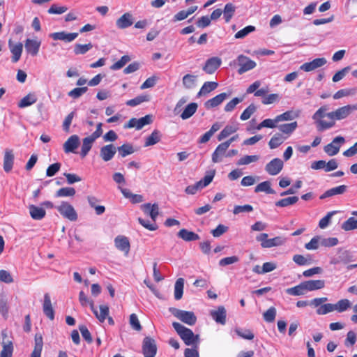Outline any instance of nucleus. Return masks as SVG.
<instances>
[{
  "label": "nucleus",
  "mask_w": 357,
  "mask_h": 357,
  "mask_svg": "<svg viewBox=\"0 0 357 357\" xmlns=\"http://www.w3.org/2000/svg\"><path fill=\"white\" fill-rule=\"evenodd\" d=\"M172 326L186 345H195L199 342V336L195 335L192 330L178 322H174Z\"/></svg>",
  "instance_id": "nucleus-1"
},
{
  "label": "nucleus",
  "mask_w": 357,
  "mask_h": 357,
  "mask_svg": "<svg viewBox=\"0 0 357 357\" xmlns=\"http://www.w3.org/2000/svg\"><path fill=\"white\" fill-rule=\"evenodd\" d=\"M328 105L321 106L313 115L312 119L314 121L317 128L319 131H324L333 127L335 124L334 121H326L322 119L325 116L327 117L328 110Z\"/></svg>",
  "instance_id": "nucleus-2"
},
{
  "label": "nucleus",
  "mask_w": 357,
  "mask_h": 357,
  "mask_svg": "<svg viewBox=\"0 0 357 357\" xmlns=\"http://www.w3.org/2000/svg\"><path fill=\"white\" fill-rule=\"evenodd\" d=\"M169 312L174 317L188 325L193 326L197 321V317L192 312L181 310L175 307H170Z\"/></svg>",
  "instance_id": "nucleus-3"
},
{
  "label": "nucleus",
  "mask_w": 357,
  "mask_h": 357,
  "mask_svg": "<svg viewBox=\"0 0 357 357\" xmlns=\"http://www.w3.org/2000/svg\"><path fill=\"white\" fill-rule=\"evenodd\" d=\"M354 111L352 105H347L341 107L333 112H328L327 117L334 121L335 120L340 121L348 117Z\"/></svg>",
  "instance_id": "nucleus-4"
},
{
  "label": "nucleus",
  "mask_w": 357,
  "mask_h": 357,
  "mask_svg": "<svg viewBox=\"0 0 357 357\" xmlns=\"http://www.w3.org/2000/svg\"><path fill=\"white\" fill-rule=\"evenodd\" d=\"M236 61L240 67L238 70V73L239 75H242L244 73L255 68L257 66L255 61L251 60L249 57L243 54L239 55Z\"/></svg>",
  "instance_id": "nucleus-5"
},
{
  "label": "nucleus",
  "mask_w": 357,
  "mask_h": 357,
  "mask_svg": "<svg viewBox=\"0 0 357 357\" xmlns=\"http://www.w3.org/2000/svg\"><path fill=\"white\" fill-rule=\"evenodd\" d=\"M56 208L61 215L69 220L75 221L77 219V214L75 208L69 203L62 202L61 204Z\"/></svg>",
  "instance_id": "nucleus-6"
},
{
  "label": "nucleus",
  "mask_w": 357,
  "mask_h": 357,
  "mask_svg": "<svg viewBox=\"0 0 357 357\" xmlns=\"http://www.w3.org/2000/svg\"><path fill=\"white\" fill-rule=\"evenodd\" d=\"M345 142L344 137L337 136L333 139L332 142L325 146L324 150L329 156L335 155L339 153L341 146L344 144Z\"/></svg>",
  "instance_id": "nucleus-7"
},
{
  "label": "nucleus",
  "mask_w": 357,
  "mask_h": 357,
  "mask_svg": "<svg viewBox=\"0 0 357 357\" xmlns=\"http://www.w3.org/2000/svg\"><path fill=\"white\" fill-rule=\"evenodd\" d=\"M152 121L153 116L150 114L140 119L132 118L127 124L124 125V128H135L137 130H141L144 126L151 124Z\"/></svg>",
  "instance_id": "nucleus-8"
},
{
  "label": "nucleus",
  "mask_w": 357,
  "mask_h": 357,
  "mask_svg": "<svg viewBox=\"0 0 357 357\" xmlns=\"http://www.w3.org/2000/svg\"><path fill=\"white\" fill-rule=\"evenodd\" d=\"M142 351L144 357H155L157 352V347L155 340L146 337L143 340Z\"/></svg>",
  "instance_id": "nucleus-9"
},
{
  "label": "nucleus",
  "mask_w": 357,
  "mask_h": 357,
  "mask_svg": "<svg viewBox=\"0 0 357 357\" xmlns=\"http://www.w3.org/2000/svg\"><path fill=\"white\" fill-rule=\"evenodd\" d=\"M284 166L283 161L280 158H274L267 163L265 166L266 172L271 176L278 174Z\"/></svg>",
  "instance_id": "nucleus-10"
},
{
  "label": "nucleus",
  "mask_w": 357,
  "mask_h": 357,
  "mask_svg": "<svg viewBox=\"0 0 357 357\" xmlns=\"http://www.w3.org/2000/svg\"><path fill=\"white\" fill-rule=\"evenodd\" d=\"M116 153V147L112 144H107L100 148V157L105 162L111 160Z\"/></svg>",
  "instance_id": "nucleus-11"
},
{
  "label": "nucleus",
  "mask_w": 357,
  "mask_h": 357,
  "mask_svg": "<svg viewBox=\"0 0 357 357\" xmlns=\"http://www.w3.org/2000/svg\"><path fill=\"white\" fill-rule=\"evenodd\" d=\"M327 61L325 58H317L310 62H306L300 66V69L305 72L312 71L324 66Z\"/></svg>",
  "instance_id": "nucleus-12"
},
{
  "label": "nucleus",
  "mask_w": 357,
  "mask_h": 357,
  "mask_svg": "<svg viewBox=\"0 0 357 357\" xmlns=\"http://www.w3.org/2000/svg\"><path fill=\"white\" fill-rule=\"evenodd\" d=\"M210 315L216 323L222 325L225 324L227 312L224 306H218L216 310H211Z\"/></svg>",
  "instance_id": "nucleus-13"
},
{
  "label": "nucleus",
  "mask_w": 357,
  "mask_h": 357,
  "mask_svg": "<svg viewBox=\"0 0 357 357\" xmlns=\"http://www.w3.org/2000/svg\"><path fill=\"white\" fill-rule=\"evenodd\" d=\"M41 41L37 39H26L24 43L25 50L31 56H36L39 52Z\"/></svg>",
  "instance_id": "nucleus-14"
},
{
  "label": "nucleus",
  "mask_w": 357,
  "mask_h": 357,
  "mask_svg": "<svg viewBox=\"0 0 357 357\" xmlns=\"http://www.w3.org/2000/svg\"><path fill=\"white\" fill-rule=\"evenodd\" d=\"M114 245L119 250L123 252L126 256L128 255L130 244L127 237L124 236H116L114 239Z\"/></svg>",
  "instance_id": "nucleus-15"
},
{
  "label": "nucleus",
  "mask_w": 357,
  "mask_h": 357,
  "mask_svg": "<svg viewBox=\"0 0 357 357\" xmlns=\"http://www.w3.org/2000/svg\"><path fill=\"white\" fill-rule=\"evenodd\" d=\"M8 47L12 53V61L14 63L17 62L22 55L23 51V44L22 43H17L14 44L11 39L8 40Z\"/></svg>",
  "instance_id": "nucleus-16"
},
{
  "label": "nucleus",
  "mask_w": 357,
  "mask_h": 357,
  "mask_svg": "<svg viewBox=\"0 0 357 357\" xmlns=\"http://www.w3.org/2000/svg\"><path fill=\"white\" fill-rule=\"evenodd\" d=\"M78 36V33H66L65 31L55 32L50 35V37L54 40H63L65 42H72Z\"/></svg>",
  "instance_id": "nucleus-17"
},
{
  "label": "nucleus",
  "mask_w": 357,
  "mask_h": 357,
  "mask_svg": "<svg viewBox=\"0 0 357 357\" xmlns=\"http://www.w3.org/2000/svg\"><path fill=\"white\" fill-rule=\"evenodd\" d=\"M79 145V137L77 135H71L63 144L65 153H74Z\"/></svg>",
  "instance_id": "nucleus-18"
},
{
  "label": "nucleus",
  "mask_w": 357,
  "mask_h": 357,
  "mask_svg": "<svg viewBox=\"0 0 357 357\" xmlns=\"http://www.w3.org/2000/svg\"><path fill=\"white\" fill-rule=\"evenodd\" d=\"M222 61L218 57H212L208 59L203 67L204 70L208 74H213L221 65Z\"/></svg>",
  "instance_id": "nucleus-19"
},
{
  "label": "nucleus",
  "mask_w": 357,
  "mask_h": 357,
  "mask_svg": "<svg viewBox=\"0 0 357 357\" xmlns=\"http://www.w3.org/2000/svg\"><path fill=\"white\" fill-rule=\"evenodd\" d=\"M133 22L132 15L130 13H126L116 20V25L119 29H124L130 26Z\"/></svg>",
  "instance_id": "nucleus-20"
},
{
  "label": "nucleus",
  "mask_w": 357,
  "mask_h": 357,
  "mask_svg": "<svg viewBox=\"0 0 357 357\" xmlns=\"http://www.w3.org/2000/svg\"><path fill=\"white\" fill-rule=\"evenodd\" d=\"M14 153L12 149H6L3 157V169L6 172H10L14 164Z\"/></svg>",
  "instance_id": "nucleus-21"
},
{
  "label": "nucleus",
  "mask_w": 357,
  "mask_h": 357,
  "mask_svg": "<svg viewBox=\"0 0 357 357\" xmlns=\"http://www.w3.org/2000/svg\"><path fill=\"white\" fill-rule=\"evenodd\" d=\"M229 96V94L227 93H221L214 98L209 99L207 100L204 105L206 108L211 109L220 105L225 100H226Z\"/></svg>",
  "instance_id": "nucleus-22"
},
{
  "label": "nucleus",
  "mask_w": 357,
  "mask_h": 357,
  "mask_svg": "<svg viewBox=\"0 0 357 357\" xmlns=\"http://www.w3.org/2000/svg\"><path fill=\"white\" fill-rule=\"evenodd\" d=\"M90 307L97 319L100 322H104L109 314V307L106 305H100V312H98V310L95 309L93 302L90 303Z\"/></svg>",
  "instance_id": "nucleus-23"
},
{
  "label": "nucleus",
  "mask_w": 357,
  "mask_h": 357,
  "mask_svg": "<svg viewBox=\"0 0 357 357\" xmlns=\"http://www.w3.org/2000/svg\"><path fill=\"white\" fill-rule=\"evenodd\" d=\"M44 314L51 320L54 318V311L52 305L50 296L48 294L44 295V303L43 305Z\"/></svg>",
  "instance_id": "nucleus-24"
},
{
  "label": "nucleus",
  "mask_w": 357,
  "mask_h": 357,
  "mask_svg": "<svg viewBox=\"0 0 357 357\" xmlns=\"http://www.w3.org/2000/svg\"><path fill=\"white\" fill-rule=\"evenodd\" d=\"M303 283L307 292L321 289L325 287V281L323 280H310L304 281Z\"/></svg>",
  "instance_id": "nucleus-25"
},
{
  "label": "nucleus",
  "mask_w": 357,
  "mask_h": 357,
  "mask_svg": "<svg viewBox=\"0 0 357 357\" xmlns=\"http://www.w3.org/2000/svg\"><path fill=\"white\" fill-rule=\"evenodd\" d=\"M298 123L296 121H294L289 123H284L278 126V128L282 133L284 137H289L297 128Z\"/></svg>",
  "instance_id": "nucleus-26"
},
{
  "label": "nucleus",
  "mask_w": 357,
  "mask_h": 357,
  "mask_svg": "<svg viewBox=\"0 0 357 357\" xmlns=\"http://www.w3.org/2000/svg\"><path fill=\"white\" fill-rule=\"evenodd\" d=\"M96 139L92 135L83 139L81 149L82 157L84 158L88 154Z\"/></svg>",
  "instance_id": "nucleus-27"
},
{
  "label": "nucleus",
  "mask_w": 357,
  "mask_h": 357,
  "mask_svg": "<svg viewBox=\"0 0 357 357\" xmlns=\"http://www.w3.org/2000/svg\"><path fill=\"white\" fill-rule=\"evenodd\" d=\"M347 185H342L326 190L323 195L320 196L321 199H326L327 197H333L337 195L344 194L347 190Z\"/></svg>",
  "instance_id": "nucleus-28"
},
{
  "label": "nucleus",
  "mask_w": 357,
  "mask_h": 357,
  "mask_svg": "<svg viewBox=\"0 0 357 357\" xmlns=\"http://www.w3.org/2000/svg\"><path fill=\"white\" fill-rule=\"evenodd\" d=\"M29 210L30 215L33 220H41L46 214L45 210L43 208L33 204L29 206Z\"/></svg>",
  "instance_id": "nucleus-29"
},
{
  "label": "nucleus",
  "mask_w": 357,
  "mask_h": 357,
  "mask_svg": "<svg viewBox=\"0 0 357 357\" xmlns=\"http://www.w3.org/2000/svg\"><path fill=\"white\" fill-rule=\"evenodd\" d=\"M227 150L225 146H223L221 144H219L215 151L212 154V161L214 163H218L222 161L223 157H226Z\"/></svg>",
  "instance_id": "nucleus-30"
},
{
  "label": "nucleus",
  "mask_w": 357,
  "mask_h": 357,
  "mask_svg": "<svg viewBox=\"0 0 357 357\" xmlns=\"http://www.w3.org/2000/svg\"><path fill=\"white\" fill-rule=\"evenodd\" d=\"M178 236L185 241H193L199 239L198 234L186 229H181L177 234Z\"/></svg>",
  "instance_id": "nucleus-31"
},
{
  "label": "nucleus",
  "mask_w": 357,
  "mask_h": 357,
  "mask_svg": "<svg viewBox=\"0 0 357 357\" xmlns=\"http://www.w3.org/2000/svg\"><path fill=\"white\" fill-rule=\"evenodd\" d=\"M287 241V238L283 236H276L266 241L264 245L263 248H271L273 247H278L284 245Z\"/></svg>",
  "instance_id": "nucleus-32"
},
{
  "label": "nucleus",
  "mask_w": 357,
  "mask_h": 357,
  "mask_svg": "<svg viewBox=\"0 0 357 357\" xmlns=\"http://www.w3.org/2000/svg\"><path fill=\"white\" fill-rule=\"evenodd\" d=\"M299 115V111L289 110L283 114L276 116V120L278 121V122L292 121L298 118Z\"/></svg>",
  "instance_id": "nucleus-33"
},
{
  "label": "nucleus",
  "mask_w": 357,
  "mask_h": 357,
  "mask_svg": "<svg viewBox=\"0 0 357 357\" xmlns=\"http://www.w3.org/2000/svg\"><path fill=\"white\" fill-rule=\"evenodd\" d=\"M218 86L215 82H206L197 93V97L205 96L212 91L215 90Z\"/></svg>",
  "instance_id": "nucleus-34"
},
{
  "label": "nucleus",
  "mask_w": 357,
  "mask_h": 357,
  "mask_svg": "<svg viewBox=\"0 0 357 357\" xmlns=\"http://www.w3.org/2000/svg\"><path fill=\"white\" fill-rule=\"evenodd\" d=\"M182 84L185 89H193L197 84V76L192 74H186L183 77Z\"/></svg>",
  "instance_id": "nucleus-35"
},
{
  "label": "nucleus",
  "mask_w": 357,
  "mask_h": 357,
  "mask_svg": "<svg viewBox=\"0 0 357 357\" xmlns=\"http://www.w3.org/2000/svg\"><path fill=\"white\" fill-rule=\"evenodd\" d=\"M197 107L198 105L195 102L188 104L181 114V118L183 120L190 118L196 112Z\"/></svg>",
  "instance_id": "nucleus-36"
},
{
  "label": "nucleus",
  "mask_w": 357,
  "mask_h": 357,
  "mask_svg": "<svg viewBox=\"0 0 357 357\" xmlns=\"http://www.w3.org/2000/svg\"><path fill=\"white\" fill-rule=\"evenodd\" d=\"M287 294L291 296H302L307 293L305 284L303 282L300 283L294 287L288 288L286 289Z\"/></svg>",
  "instance_id": "nucleus-37"
},
{
  "label": "nucleus",
  "mask_w": 357,
  "mask_h": 357,
  "mask_svg": "<svg viewBox=\"0 0 357 357\" xmlns=\"http://www.w3.org/2000/svg\"><path fill=\"white\" fill-rule=\"evenodd\" d=\"M43 345V342L42 336L36 334L35 336V347L31 353V357H40Z\"/></svg>",
  "instance_id": "nucleus-38"
},
{
  "label": "nucleus",
  "mask_w": 357,
  "mask_h": 357,
  "mask_svg": "<svg viewBox=\"0 0 357 357\" xmlns=\"http://www.w3.org/2000/svg\"><path fill=\"white\" fill-rule=\"evenodd\" d=\"M36 101V96L34 93H29L19 102L18 107L24 108L34 104Z\"/></svg>",
  "instance_id": "nucleus-39"
},
{
  "label": "nucleus",
  "mask_w": 357,
  "mask_h": 357,
  "mask_svg": "<svg viewBox=\"0 0 357 357\" xmlns=\"http://www.w3.org/2000/svg\"><path fill=\"white\" fill-rule=\"evenodd\" d=\"M161 133L159 130H155L146 139L144 146H153L160 141Z\"/></svg>",
  "instance_id": "nucleus-40"
},
{
  "label": "nucleus",
  "mask_w": 357,
  "mask_h": 357,
  "mask_svg": "<svg viewBox=\"0 0 357 357\" xmlns=\"http://www.w3.org/2000/svg\"><path fill=\"white\" fill-rule=\"evenodd\" d=\"M238 128L237 126L227 125L225 128L220 132L218 136V141H222L225 138L229 137L230 135L234 133L238 130Z\"/></svg>",
  "instance_id": "nucleus-41"
},
{
  "label": "nucleus",
  "mask_w": 357,
  "mask_h": 357,
  "mask_svg": "<svg viewBox=\"0 0 357 357\" xmlns=\"http://www.w3.org/2000/svg\"><path fill=\"white\" fill-rule=\"evenodd\" d=\"M255 192H264L266 194H275V191L271 188V183L266 181L258 184L255 189Z\"/></svg>",
  "instance_id": "nucleus-42"
},
{
  "label": "nucleus",
  "mask_w": 357,
  "mask_h": 357,
  "mask_svg": "<svg viewBox=\"0 0 357 357\" xmlns=\"http://www.w3.org/2000/svg\"><path fill=\"white\" fill-rule=\"evenodd\" d=\"M287 139L281 133H275L268 142L269 147L271 149L278 148Z\"/></svg>",
  "instance_id": "nucleus-43"
},
{
  "label": "nucleus",
  "mask_w": 357,
  "mask_h": 357,
  "mask_svg": "<svg viewBox=\"0 0 357 357\" xmlns=\"http://www.w3.org/2000/svg\"><path fill=\"white\" fill-rule=\"evenodd\" d=\"M184 280L183 278H178L174 284V298L180 300L183 296V293Z\"/></svg>",
  "instance_id": "nucleus-44"
},
{
  "label": "nucleus",
  "mask_w": 357,
  "mask_h": 357,
  "mask_svg": "<svg viewBox=\"0 0 357 357\" xmlns=\"http://www.w3.org/2000/svg\"><path fill=\"white\" fill-rule=\"evenodd\" d=\"M117 151L119 152V155L122 158L132 154L135 152V149L130 144H124L122 146H119L116 148V151Z\"/></svg>",
  "instance_id": "nucleus-45"
},
{
  "label": "nucleus",
  "mask_w": 357,
  "mask_h": 357,
  "mask_svg": "<svg viewBox=\"0 0 357 357\" xmlns=\"http://www.w3.org/2000/svg\"><path fill=\"white\" fill-rule=\"evenodd\" d=\"M298 201V197L296 196L289 197L282 199L275 202V206L278 207H287L296 204Z\"/></svg>",
  "instance_id": "nucleus-46"
},
{
  "label": "nucleus",
  "mask_w": 357,
  "mask_h": 357,
  "mask_svg": "<svg viewBox=\"0 0 357 357\" xmlns=\"http://www.w3.org/2000/svg\"><path fill=\"white\" fill-rule=\"evenodd\" d=\"M76 193V191L74 188L71 187H66L62 188L58 190L55 194V197H73Z\"/></svg>",
  "instance_id": "nucleus-47"
},
{
  "label": "nucleus",
  "mask_w": 357,
  "mask_h": 357,
  "mask_svg": "<svg viewBox=\"0 0 357 357\" xmlns=\"http://www.w3.org/2000/svg\"><path fill=\"white\" fill-rule=\"evenodd\" d=\"M235 10L236 7L231 3H228L225 5L223 14L226 22H229L230 21L235 13Z\"/></svg>",
  "instance_id": "nucleus-48"
},
{
  "label": "nucleus",
  "mask_w": 357,
  "mask_h": 357,
  "mask_svg": "<svg viewBox=\"0 0 357 357\" xmlns=\"http://www.w3.org/2000/svg\"><path fill=\"white\" fill-rule=\"evenodd\" d=\"M93 47V45L91 43L88 44H75L74 47V53L76 55L84 54Z\"/></svg>",
  "instance_id": "nucleus-49"
},
{
  "label": "nucleus",
  "mask_w": 357,
  "mask_h": 357,
  "mask_svg": "<svg viewBox=\"0 0 357 357\" xmlns=\"http://www.w3.org/2000/svg\"><path fill=\"white\" fill-rule=\"evenodd\" d=\"M351 306V303L348 299L340 300L337 303L333 304L334 310L338 312H342L347 310Z\"/></svg>",
  "instance_id": "nucleus-50"
},
{
  "label": "nucleus",
  "mask_w": 357,
  "mask_h": 357,
  "mask_svg": "<svg viewBox=\"0 0 357 357\" xmlns=\"http://www.w3.org/2000/svg\"><path fill=\"white\" fill-rule=\"evenodd\" d=\"M234 331L239 337L245 340H251L255 337L254 333L249 329L236 328Z\"/></svg>",
  "instance_id": "nucleus-51"
},
{
  "label": "nucleus",
  "mask_w": 357,
  "mask_h": 357,
  "mask_svg": "<svg viewBox=\"0 0 357 357\" xmlns=\"http://www.w3.org/2000/svg\"><path fill=\"white\" fill-rule=\"evenodd\" d=\"M279 123L278 121L276 120V117L274 119H266L261 121L257 126V130H261L263 128H278L277 123Z\"/></svg>",
  "instance_id": "nucleus-52"
},
{
  "label": "nucleus",
  "mask_w": 357,
  "mask_h": 357,
  "mask_svg": "<svg viewBox=\"0 0 357 357\" xmlns=\"http://www.w3.org/2000/svg\"><path fill=\"white\" fill-rule=\"evenodd\" d=\"M342 229L344 231H350L357 229V220L354 217L349 218L342 225Z\"/></svg>",
  "instance_id": "nucleus-53"
},
{
  "label": "nucleus",
  "mask_w": 357,
  "mask_h": 357,
  "mask_svg": "<svg viewBox=\"0 0 357 357\" xmlns=\"http://www.w3.org/2000/svg\"><path fill=\"white\" fill-rule=\"evenodd\" d=\"M259 159V156L257 155H245L239 159L237 162L238 165H246L252 162H257Z\"/></svg>",
  "instance_id": "nucleus-54"
},
{
  "label": "nucleus",
  "mask_w": 357,
  "mask_h": 357,
  "mask_svg": "<svg viewBox=\"0 0 357 357\" xmlns=\"http://www.w3.org/2000/svg\"><path fill=\"white\" fill-rule=\"evenodd\" d=\"M13 347L11 342L3 343V349L0 354V357H12Z\"/></svg>",
  "instance_id": "nucleus-55"
},
{
  "label": "nucleus",
  "mask_w": 357,
  "mask_h": 357,
  "mask_svg": "<svg viewBox=\"0 0 357 357\" xmlns=\"http://www.w3.org/2000/svg\"><path fill=\"white\" fill-rule=\"evenodd\" d=\"M257 109L254 104H250L241 114L240 119L242 121L248 120L255 112Z\"/></svg>",
  "instance_id": "nucleus-56"
},
{
  "label": "nucleus",
  "mask_w": 357,
  "mask_h": 357,
  "mask_svg": "<svg viewBox=\"0 0 357 357\" xmlns=\"http://www.w3.org/2000/svg\"><path fill=\"white\" fill-rule=\"evenodd\" d=\"M130 57L128 55L123 56L119 61L114 63L110 68L113 70H117L122 68L127 63L130 61Z\"/></svg>",
  "instance_id": "nucleus-57"
},
{
  "label": "nucleus",
  "mask_w": 357,
  "mask_h": 357,
  "mask_svg": "<svg viewBox=\"0 0 357 357\" xmlns=\"http://www.w3.org/2000/svg\"><path fill=\"white\" fill-rule=\"evenodd\" d=\"M275 316L276 309L274 307H271L263 314L264 319L268 323L274 321Z\"/></svg>",
  "instance_id": "nucleus-58"
},
{
  "label": "nucleus",
  "mask_w": 357,
  "mask_h": 357,
  "mask_svg": "<svg viewBox=\"0 0 357 357\" xmlns=\"http://www.w3.org/2000/svg\"><path fill=\"white\" fill-rule=\"evenodd\" d=\"M87 90L88 88L86 86L75 88L74 89L69 91L68 95L74 99H77L85 93Z\"/></svg>",
  "instance_id": "nucleus-59"
},
{
  "label": "nucleus",
  "mask_w": 357,
  "mask_h": 357,
  "mask_svg": "<svg viewBox=\"0 0 357 357\" xmlns=\"http://www.w3.org/2000/svg\"><path fill=\"white\" fill-rule=\"evenodd\" d=\"M68 10L67 6H59L57 4H52L47 10L49 14H63Z\"/></svg>",
  "instance_id": "nucleus-60"
},
{
  "label": "nucleus",
  "mask_w": 357,
  "mask_h": 357,
  "mask_svg": "<svg viewBox=\"0 0 357 357\" xmlns=\"http://www.w3.org/2000/svg\"><path fill=\"white\" fill-rule=\"evenodd\" d=\"M255 31V27L252 25L247 26L246 27L243 28V29L238 31L235 34V38L237 39L243 38L247 35H248L250 33L253 32Z\"/></svg>",
  "instance_id": "nucleus-61"
},
{
  "label": "nucleus",
  "mask_w": 357,
  "mask_h": 357,
  "mask_svg": "<svg viewBox=\"0 0 357 357\" xmlns=\"http://www.w3.org/2000/svg\"><path fill=\"white\" fill-rule=\"evenodd\" d=\"M149 98L146 96H139L136 98L129 100L126 102V105L130 107H135L143 102L148 101Z\"/></svg>",
  "instance_id": "nucleus-62"
},
{
  "label": "nucleus",
  "mask_w": 357,
  "mask_h": 357,
  "mask_svg": "<svg viewBox=\"0 0 357 357\" xmlns=\"http://www.w3.org/2000/svg\"><path fill=\"white\" fill-rule=\"evenodd\" d=\"M253 211V207L250 204H245L243 206L236 205L234 206L233 210V213L235 215L241 213H250Z\"/></svg>",
  "instance_id": "nucleus-63"
},
{
  "label": "nucleus",
  "mask_w": 357,
  "mask_h": 357,
  "mask_svg": "<svg viewBox=\"0 0 357 357\" xmlns=\"http://www.w3.org/2000/svg\"><path fill=\"white\" fill-rule=\"evenodd\" d=\"M14 280L13 278V276L11 274L6 270H1L0 271V282L6 283V284H10L13 282Z\"/></svg>",
  "instance_id": "nucleus-64"
}]
</instances>
